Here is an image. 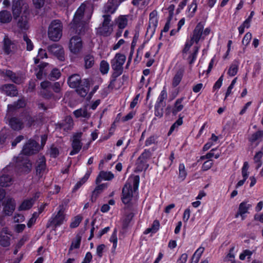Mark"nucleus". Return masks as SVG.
I'll use <instances>...</instances> for the list:
<instances>
[{
    "label": "nucleus",
    "instance_id": "72a5a7b5",
    "mask_svg": "<svg viewBox=\"0 0 263 263\" xmlns=\"http://www.w3.org/2000/svg\"><path fill=\"white\" fill-rule=\"evenodd\" d=\"M234 249H235L234 246H232V247H231V248L229 250V253L226 256V257H224V258L223 259L224 261L229 262V261L234 259L235 255L233 253Z\"/></svg>",
    "mask_w": 263,
    "mask_h": 263
},
{
    "label": "nucleus",
    "instance_id": "3c124183",
    "mask_svg": "<svg viewBox=\"0 0 263 263\" xmlns=\"http://www.w3.org/2000/svg\"><path fill=\"white\" fill-rule=\"evenodd\" d=\"M81 242V237L80 236H77L76 239L72 241L71 249H77L80 247Z\"/></svg>",
    "mask_w": 263,
    "mask_h": 263
},
{
    "label": "nucleus",
    "instance_id": "37998d69",
    "mask_svg": "<svg viewBox=\"0 0 263 263\" xmlns=\"http://www.w3.org/2000/svg\"><path fill=\"white\" fill-rule=\"evenodd\" d=\"M45 169V162L43 159L41 160L40 164L36 167V173L40 175Z\"/></svg>",
    "mask_w": 263,
    "mask_h": 263
},
{
    "label": "nucleus",
    "instance_id": "7c9ffc66",
    "mask_svg": "<svg viewBox=\"0 0 263 263\" xmlns=\"http://www.w3.org/2000/svg\"><path fill=\"white\" fill-rule=\"evenodd\" d=\"M109 69V65L108 63L104 60L101 62L100 66V70L101 72L103 74H106L108 73Z\"/></svg>",
    "mask_w": 263,
    "mask_h": 263
},
{
    "label": "nucleus",
    "instance_id": "79ce46f5",
    "mask_svg": "<svg viewBox=\"0 0 263 263\" xmlns=\"http://www.w3.org/2000/svg\"><path fill=\"white\" fill-rule=\"evenodd\" d=\"M252 39V34L250 32H247L244 36L242 43L243 45L247 46L249 43Z\"/></svg>",
    "mask_w": 263,
    "mask_h": 263
},
{
    "label": "nucleus",
    "instance_id": "f8f14e48",
    "mask_svg": "<svg viewBox=\"0 0 263 263\" xmlns=\"http://www.w3.org/2000/svg\"><path fill=\"white\" fill-rule=\"evenodd\" d=\"M248 201L244 200L239 204L238 211L235 216V218H238L239 216H240L242 220L246 218L245 214L248 213V210L252 207V204L248 203Z\"/></svg>",
    "mask_w": 263,
    "mask_h": 263
},
{
    "label": "nucleus",
    "instance_id": "c85d7f7f",
    "mask_svg": "<svg viewBox=\"0 0 263 263\" xmlns=\"http://www.w3.org/2000/svg\"><path fill=\"white\" fill-rule=\"evenodd\" d=\"M12 179L8 175H3L0 177V185L3 186H7L11 184Z\"/></svg>",
    "mask_w": 263,
    "mask_h": 263
},
{
    "label": "nucleus",
    "instance_id": "9b49d317",
    "mask_svg": "<svg viewBox=\"0 0 263 263\" xmlns=\"http://www.w3.org/2000/svg\"><path fill=\"white\" fill-rule=\"evenodd\" d=\"M27 6L23 0H14L12 5V11L14 18L16 19L21 14L22 10H25Z\"/></svg>",
    "mask_w": 263,
    "mask_h": 263
},
{
    "label": "nucleus",
    "instance_id": "13d9d810",
    "mask_svg": "<svg viewBox=\"0 0 263 263\" xmlns=\"http://www.w3.org/2000/svg\"><path fill=\"white\" fill-rule=\"evenodd\" d=\"M24 39L27 44V49L29 51L32 50L33 48V45L31 40L26 36L24 37Z\"/></svg>",
    "mask_w": 263,
    "mask_h": 263
},
{
    "label": "nucleus",
    "instance_id": "774afa93",
    "mask_svg": "<svg viewBox=\"0 0 263 263\" xmlns=\"http://www.w3.org/2000/svg\"><path fill=\"white\" fill-rule=\"evenodd\" d=\"M92 258V256L90 252H87L83 261L82 263H89L91 261Z\"/></svg>",
    "mask_w": 263,
    "mask_h": 263
},
{
    "label": "nucleus",
    "instance_id": "58836bf2",
    "mask_svg": "<svg viewBox=\"0 0 263 263\" xmlns=\"http://www.w3.org/2000/svg\"><path fill=\"white\" fill-rule=\"evenodd\" d=\"M236 80H237V78H235V79H234L230 85L228 86V88H227V91L226 92V95H225V99L228 97L230 95L231 93L232 92V90L233 89V88H234V85L236 82Z\"/></svg>",
    "mask_w": 263,
    "mask_h": 263
},
{
    "label": "nucleus",
    "instance_id": "aec40b11",
    "mask_svg": "<svg viewBox=\"0 0 263 263\" xmlns=\"http://www.w3.org/2000/svg\"><path fill=\"white\" fill-rule=\"evenodd\" d=\"M81 78L79 75L73 74L69 78L68 83L71 88H77L80 84Z\"/></svg>",
    "mask_w": 263,
    "mask_h": 263
},
{
    "label": "nucleus",
    "instance_id": "423d86ee",
    "mask_svg": "<svg viewBox=\"0 0 263 263\" xmlns=\"http://www.w3.org/2000/svg\"><path fill=\"white\" fill-rule=\"evenodd\" d=\"M66 220L64 211L63 208H60L57 213L53 215L50 222L55 227H58L62 224Z\"/></svg>",
    "mask_w": 263,
    "mask_h": 263
},
{
    "label": "nucleus",
    "instance_id": "2f4dec72",
    "mask_svg": "<svg viewBox=\"0 0 263 263\" xmlns=\"http://www.w3.org/2000/svg\"><path fill=\"white\" fill-rule=\"evenodd\" d=\"M117 7V5L109 1L105 7V11L107 13H113L115 12Z\"/></svg>",
    "mask_w": 263,
    "mask_h": 263
},
{
    "label": "nucleus",
    "instance_id": "69168bd1",
    "mask_svg": "<svg viewBox=\"0 0 263 263\" xmlns=\"http://www.w3.org/2000/svg\"><path fill=\"white\" fill-rule=\"evenodd\" d=\"M254 15V12L253 11H251L248 17L243 22V23L245 25H248V26L250 27V23Z\"/></svg>",
    "mask_w": 263,
    "mask_h": 263
},
{
    "label": "nucleus",
    "instance_id": "473e14b6",
    "mask_svg": "<svg viewBox=\"0 0 263 263\" xmlns=\"http://www.w3.org/2000/svg\"><path fill=\"white\" fill-rule=\"evenodd\" d=\"M213 165V160H206L205 161L201 167V170L202 172L210 170L212 165Z\"/></svg>",
    "mask_w": 263,
    "mask_h": 263
},
{
    "label": "nucleus",
    "instance_id": "c9c22d12",
    "mask_svg": "<svg viewBox=\"0 0 263 263\" xmlns=\"http://www.w3.org/2000/svg\"><path fill=\"white\" fill-rule=\"evenodd\" d=\"M47 58V53L45 50L40 49L38 51L37 58H34V63L37 64L39 63V60Z\"/></svg>",
    "mask_w": 263,
    "mask_h": 263
},
{
    "label": "nucleus",
    "instance_id": "6e6d98bb",
    "mask_svg": "<svg viewBox=\"0 0 263 263\" xmlns=\"http://www.w3.org/2000/svg\"><path fill=\"white\" fill-rule=\"evenodd\" d=\"M197 7V6L196 4L194 2L192 4V5H190V7L189 8V13L190 16H192L194 14L196 11Z\"/></svg>",
    "mask_w": 263,
    "mask_h": 263
},
{
    "label": "nucleus",
    "instance_id": "5fc2aeb1",
    "mask_svg": "<svg viewBox=\"0 0 263 263\" xmlns=\"http://www.w3.org/2000/svg\"><path fill=\"white\" fill-rule=\"evenodd\" d=\"M107 187V185L105 184H102L100 185H98L96 189L94 190L93 192V195H98L100 194L102 190L105 189Z\"/></svg>",
    "mask_w": 263,
    "mask_h": 263
},
{
    "label": "nucleus",
    "instance_id": "b1692460",
    "mask_svg": "<svg viewBox=\"0 0 263 263\" xmlns=\"http://www.w3.org/2000/svg\"><path fill=\"white\" fill-rule=\"evenodd\" d=\"M12 17L9 12L2 11L0 12V22L2 23H7L11 21Z\"/></svg>",
    "mask_w": 263,
    "mask_h": 263
},
{
    "label": "nucleus",
    "instance_id": "f03ea898",
    "mask_svg": "<svg viewBox=\"0 0 263 263\" xmlns=\"http://www.w3.org/2000/svg\"><path fill=\"white\" fill-rule=\"evenodd\" d=\"M139 184L138 176H131L128 179L122 190V200L124 204H128L132 201L138 190Z\"/></svg>",
    "mask_w": 263,
    "mask_h": 263
},
{
    "label": "nucleus",
    "instance_id": "39448f33",
    "mask_svg": "<svg viewBox=\"0 0 263 263\" xmlns=\"http://www.w3.org/2000/svg\"><path fill=\"white\" fill-rule=\"evenodd\" d=\"M109 16L104 15L102 26L98 29V33L104 36L109 35L113 31L112 26L110 24Z\"/></svg>",
    "mask_w": 263,
    "mask_h": 263
},
{
    "label": "nucleus",
    "instance_id": "0e129e2a",
    "mask_svg": "<svg viewBox=\"0 0 263 263\" xmlns=\"http://www.w3.org/2000/svg\"><path fill=\"white\" fill-rule=\"evenodd\" d=\"M61 76V73L59 70L55 69H53L51 73V77L58 79Z\"/></svg>",
    "mask_w": 263,
    "mask_h": 263
},
{
    "label": "nucleus",
    "instance_id": "680f3d73",
    "mask_svg": "<svg viewBox=\"0 0 263 263\" xmlns=\"http://www.w3.org/2000/svg\"><path fill=\"white\" fill-rule=\"evenodd\" d=\"M179 176L182 179H184L186 176V172L185 171V167L183 164H180L179 165Z\"/></svg>",
    "mask_w": 263,
    "mask_h": 263
},
{
    "label": "nucleus",
    "instance_id": "f704fd0d",
    "mask_svg": "<svg viewBox=\"0 0 263 263\" xmlns=\"http://www.w3.org/2000/svg\"><path fill=\"white\" fill-rule=\"evenodd\" d=\"M82 218L81 216L78 215L76 217H74L71 221V222L70 223V227L72 228H74L77 227L79 224L80 223L81 221H82Z\"/></svg>",
    "mask_w": 263,
    "mask_h": 263
},
{
    "label": "nucleus",
    "instance_id": "c756f323",
    "mask_svg": "<svg viewBox=\"0 0 263 263\" xmlns=\"http://www.w3.org/2000/svg\"><path fill=\"white\" fill-rule=\"evenodd\" d=\"M9 124L11 127L15 130L20 129L22 127L21 122L16 118L11 119L9 121Z\"/></svg>",
    "mask_w": 263,
    "mask_h": 263
},
{
    "label": "nucleus",
    "instance_id": "09e8293b",
    "mask_svg": "<svg viewBox=\"0 0 263 263\" xmlns=\"http://www.w3.org/2000/svg\"><path fill=\"white\" fill-rule=\"evenodd\" d=\"M105 248H106V246L103 244L99 245L97 247L96 253H97V255L99 257H101L102 256L103 253L104 251L105 250Z\"/></svg>",
    "mask_w": 263,
    "mask_h": 263
},
{
    "label": "nucleus",
    "instance_id": "c03bdc74",
    "mask_svg": "<svg viewBox=\"0 0 263 263\" xmlns=\"http://www.w3.org/2000/svg\"><path fill=\"white\" fill-rule=\"evenodd\" d=\"M211 32V28L210 27L206 28L204 30L203 29L200 32L199 40L202 39L204 40L206 36L209 35Z\"/></svg>",
    "mask_w": 263,
    "mask_h": 263
},
{
    "label": "nucleus",
    "instance_id": "603ef678",
    "mask_svg": "<svg viewBox=\"0 0 263 263\" xmlns=\"http://www.w3.org/2000/svg\"><path fill=\"white\" fill-rule=\"evenodd\" d=\"M25 220V217L22 214H15L13 217V221L15 223H21Z\"/></svg>",
    "mask_w": 263,
    "mask_h": 263
},
{
    "label": "nucleus",
    "instance_id": "7ed1b4c3",
    "mask_svg": "<svg viewBox=\"0 0 263 263\" xmlns=\"http://www.w3.org/2000/svg\"><path fill=\"white\" fill-rule=\"evenodd\" d=\"M62 28L63 26L60 21L52 22L48 29L49 37L54 41L60 40L62 35Z\"/></svg>",
    "mask_w": 263,
    "mask_h": 263
},
{
    "label": "nucleus",
    "instance_id": "bf43d9fd",
    "mask_svg": "<svg viewBox=\"0 0 263 263\" xmlns=\"http://www.w3.org/2000/svg\"><path fill=\"white\" fill-rule=\"evenodd\" d=\"M26 226L24 224H17L14 228V231L16 233L22 232L25 228Z\"/></svg>",
    "mask_w": 263,
    "mask_h": 263
},
{
    "label": "nucleus",
    "instance_id": "bb28decb",
    "mask_svg": "<svg viewBox=\"0 0 263 263\" xmlns=\"http://www.w3.org/2000/svg\"><path fill=\"white\" fill-rule=\"evenodd\" d=\"M91 173V171H88L84 176L79 181H78L76 184L75 185L73 190H77L79 189L84 183H85L86 181L88 180L90 174Z\"/></svg>",
    "mask_w": 263,
    "mask_h": 263
},
{
    "label": "nucleus",
    "instance_id": "a18cd8bd",
    "mask_svg": "<svg viewBox=\"0 0 263 263\" xmlns=\"http://www.w3.org/2000/svg\"><path fill=\"white\" fill-rule=\"evenodd\" d=\"M183 108V105L181 103V101L177 100L176 102L174 108L173 109V114H176L177 112L181 110Z\"/></svg>",
    "mask_w": 263,
    "mask_h": 263
},
{
    "label": "nucleus",
    "instance_id": "4be33fe9",
    "mask_svg": "<svg viewBox=\"0 0 263 263\" xmlns=\"http://www.w3.org/2000/svg\"><path fill=\"white\" fill-rule=\"evenodd\" d=\"M73 125V120L71 117H66L65 120L61 124V128L64 130L71 129Z\"/></svg>",
    "mask_w": 263,
    "mask_h": 263
},
{
    "label": "nucleus",
    "instance_id": "a878e982",
    "mask_svg": "<svg viewBox=\"0 0 263 263\" xmlns=\"http://www.w3.org/2000/svg\"><path fill=\"white\" fill-rule=\"evenodd\" d=\"M160 228V223L158 220H155L151 227L147 229L144 234H147L148 233H155L158 231Z\"/></svg>",
    "mask_w": 263,
    "mask_h": 263
},
{
    "label": "nucleus",
    "instance_id": "1a4fd4ad",
    "mask_svg": "<svg viewBox=\"0 0 263 263\" xmlns=\"http://www.w3.org/2000/svg\"><path fill=\"white\" fill-rule=\"evenodd\" d=\"M126 60V57L121 53H117L111 61V66L116 71H121Z\"/></svg>",
    "mask_w": 263,
    "mask_h": 263
},
{
    "label": "nucleus",
    "instance_id": "f3484780",
    "mask_svg": "<svg viewBox=\"0 0 263 263\" xmlns=\"http://www.w3.org/2000/svg\"><path fill=\"white\" fill-rule=\"evenodd\" d=\"M114 177V174L110 172L101 171L96 179L97 183H99L102 180H110Z\"/></svg>",
    "mask_w": 263,
    "mask_h": 263
},
{
    "label": "nucleus",
    "instance_id": "0eeeda50",
    "mask_svg": "<svg viewBox=\"0 0 263 263\" xmlns=\"http://www.w3.org/2000/svg\"><path fill=\"white\" fill-rule=\"evenodd\" d=\"M69 48L73 53H79L82 48V42L81 38L78 36L72 37L69 42Z\"/></svg>",
    "mask_w": 263,
    "mask_h": 263
},
{
    "label": "nucleus",
    "instance_id": "8fccbe9b",
    "mask_svg": "<svg viewBox=\"0 0 263 263\" xmlns=\"http://www.w3.org/2000/svg\"><path fill=\"white\" fill-rule=\"evenodd\" d=\"M181 79H182V74H181V73H180H180H177L175 76V77L174 78L173 85L174 86H177L179 84L180 82L181 81Z\"/></svg>",
    "mask_w": 263,
    "mask_h": 263
},
{
    "label": "nucleus",
    "instance_id": "e2e57ef3",
    "mask_svg": "<svg viewBox=\"0 0 263 263\" xmlns=\"http://www.w3.org/2000/svg\"><path fill=\"white\" fill-rule=\"evenodd\" d=\"M191 210L190 208L186 209L183 213V220L184 222H187L190 217Z\"/></svg>",
    "mask_w": 263,
    "mask_h": 263
},
{
    "label": "nucleus",
    "instance_id": "2eb2a0df",
    "mask_svg": "<svg viewBox=\"0 0 263 263\" xmlns=\"http://www.w3.org/2000/svg\"><path fill=\"white\" fill-rule=\"evenodd\" d=\"M35 198H29L24 199L18 207L19 211H26L29 210L33 205Z\"/></svg>",
    "mask_w": 263,
    "mask_h": 263
},
{
    "label": "nucleus",
    "instance_id": "052dcab7",
    "mask_svg": "<svg viewBox=\"0 0 263 263\" xmlns=\"http://www.w3.org/2000/svg\"><path fill=\"white\" fill-rule=\"evenodd\" d=\"M262 156L263 152L262 151H260L257 152L254 157V162L262 161L261 158Z\"/></svg>",
    "mask_w": 263,
    "mask_h": 263
},
{
    "label": "nucleus",
    "instance_id": "412c9836",
    "mask_svg": "<svg viewBox=\"0 0 263 263\" xmlns=\"http://www.w3.org/2000/svg\"><path fill=\"white\" fill-rule=\"evenodd\" d=\"M239 65V62L238 60H234L228 69V74L231 77L236 75L238 70Z\"/></svg>",
    "mask_w": 263,
    "mask_h": 263
},
{
    "label": "nucleus",
    "instance_id": "cd10ccee",
    "mask_svg": "<svg viewBox=\"0 0 263 263\" xmlns=\"http://www.w3.org/2000/svg\"><path fill=\"white\" fill-rule=\"evenodd\" d=\"M116 23L120 29H123L127 24V19L125 16H120L117 19Z\"/></svg>",
    "mask_w": 263,
    "mask_h": 263
},
{
    "label": "nucleus",
    "instance_id": "a19ab883",
    "mask_svg": "<svg viewBox=\"0 0 263 263\" xmlns=\"http://www.w3.org/2000/svg\"><path fill=\"white\" fill-rule=\"evenodd\" d=\"M6 74L15 83H20L21 82V79L17 78L16 77L15 74L13 73L11 71H10V70L7 71Z\"/></svg>",
    "mask_w": 263,
    "mask_h": 263
},
{
    "label": "nucleus",
    "instance_id": "e433bc0d",
    "mask_svg": "<svg viewBox=\"0 0 263 263\" xmlns=\"http://www.w3.org/2000/svg\"><path fill=\"white\" fill-rule=\"evenodd\" d=\"M253 252L250 250L246 249L242 251V252L239 255V259L241 260H243L246 259L247 256L248 258H250Z\"/></svg>",
    "mask_w": 263,
    "mask_h": 263
},
{
    "label": "nucleus",
    "instance_id": "f257e3e1",
    "mask_svg": "<svg viewBox=\"0 0 263 263\" xmlns=\"http://www.w3.org/2000/svg\"><path fill=\"white\" fill-rule=\"evenodd\" d=\"M182 52L184 56L187 58L190 64L195 62L197 52V32L196 29L186 40Z\"/></svg>",
    "mask_w": 263,
    "mask_h": 263
},
{
    "label": "nucleus",
    "instance_id": "de8ad7c7",
    "mask_svg": "<svg viewBox=\"0 0 263 263\" xmlns=\"http://www.w3.org/2000/svg\"><path fill=\"white\" fill-rule=\"evenodd\" d=\"M39 215L37 212H34L32 217L29 220L27 226L28 227H31L33 224H34L36 221V218Z\"/></svg>",
    "mask_w": 263,
    "mask_h": 263
},
{
    "label": "nucleus",
    "instance_id": "393cba45",
    "mask_svg": "<svg viewBox=\"0 0 263 263\" xmlns=\"http://www.w3.org/2000/svg\"><path fill=\"white\" fill-rule=\"evenodd\" d=\"M158 25L157 12L153 11L149 15V25L155 29Z\"/></svg>",
    "mask_w": 263,
    "mask_h": 263
},
{
    "label": "nucleus",
    "instance_id": "ddd939ff",
    "mask_svg": "<svg viewBox=\"0 0 263 263\" xmlns=\"http://www.w3.org/2000/svg\"><path fill=\"white\" fill-rule=\"evenodd\" d=\"M50 52L60 61H64L65 54L63 48L59 45L54 44L49 47Z\"/></svg>",
    "mask_w": 263,
    "mask_h": 263
},
{
    "label": "nucleus",
    "instance_id": "864d4df0",
    "mask_svg": "<svg viewBox=\"0 0 263 263\" xmlns=\"http://www.w3.org/2000/svg\"><path fill=\"white\" fill-rule=\"evenodd\" d=\"M22 19V21H21L20 20H18V26L22 28V29H26L28 28V22L26 18V17L25 16V18L24 20L23 16L21 17Z\"/></svg>",
    "mask_w": 263,
    "mask_h": 263
},
{
    "label": "nucleus",
    "instance_id": "ea45409f",
    "mask_svg": "<svg viewBox=\"0 0 263 263\" xmlns=\"http://www.w3.org/2000/svg\"><path fill=\"white\" fill-rule=\"evenodd\" d=\"M110 241L113 243L112 245V250L113 251H115L117 247V242H118V238L117 236V233L116 232H114L112 235L110 237Z\"/></svg>",
    "mask_w": 263,
    "mask_h": 263
},
{
    "label": "nucleus",
    "instance_id": "49530a36",
    "mask_svg": "<svg viewBox=\"0 0 263 263\" xmlns=\"http://www.w3.org/2000/svg\"><path fill=\"white\" fill-rule=\"evenodd\" d=\"M4 49L7 53H9L11 51V46L12 45L11 41L8 39H4Z\"/></svg>",
    "mask_w": 263,
    "mask_h": 263
},
{
    "label": "nucleus",
    "instance_id": "5701e85b",
    "mask_svg": "<svg viewBox=\"0 0 263 263\" xmlns=\"http://www.w3.org/2000/svg\"><path fill=\"white\" fill-rule=\"evenodd\" d=\"M263 137V130H258L253 133L248 138L249 141L252 144Z\"/></svg>",
    "mask_w": 263,
    "mask_h": 263
},
{
    "label": "nucleus",
    "instance_id": "4468645a",
    "mask_svg": "<svg viewBox=\"0 0 263 263\" xmlns=\"http://www.w3.org/2000/svg\"><path fill=\"white\" fill-rule=\"evenodd\" d=\"M221 155V152L218 150L217 148H212L210 151L207 153L205 155L201 156L200 160H212V158L218 159Z\"/></svg>",
    "mask_w": 263,
    "mask_h": 263
},
{
    "label": "nucleus",
    "instance_id": "a211bd4d",
    "mask_svg": "<svg viewBox=\"0 0 263 263\" xmlns=\"http://www.w3.org/2000/svg\"><path fill=\"white\" fill-rule=\"evenodd\" d=\"M0 90L7 95L13 96L17 94L16 90L13 85H5L0 88Z\"/></svg>",
    "mask_w": 263,
    "mask_h": 263
},
{
    "label": "nucleus",
    "instance_id": "6e6552de",
    "mask_svg": "<svg viewBox=\"0 0 263 263\" xmlns=\"http://www.w3.org/2000/svg\"><path fill=\"white\" fill-rule=\"evenodd\" d=\"M81 133H76L73 136L72 140V149L70 153V155H74L78 153L81 149L82 145L81 142Z\"/></svg>",
    "mask_w": 263,
    "mask_h": 263
},
{
    "label": "nucleus",
    "instance_id": "338daca9",
    "mask_svg": "<svg viewBox=\"0 0 263 263\" xmlns=\"http://www.w3.org/2000/svg\"><path fill=\"white\" fill-rule=\"evenodd\" d=\"M187 258V255L186 254H182L179 259L177 260V263H185Z\"/></svg>",
    "mask_w": 263,
    "mask_h": 263
},
{
    "label": "nucleus",
    "instance_id": "6ab92c4d",
    "mask_svg": "<svg viewBox=\"0 0 263 263\" xmlns=\"http://www.w3.org/2000/svg\"><path fill=\"white\" fill-rule=\"evenodd\" d=\"M73 115L76 118H83L85 119H88L90 114L87 111L86 107L81 108L78 109L73 111Z\"/></svg>",
    "mask_w": 263,
    "mask_h": 263
},
{
    "label": "nucleus",
    "instance_id": "4c0bfd02",
    "mask_svg": "<svg viewBox=\"0 0 263 263\" xmlns=\"http://www.w3.org/2000/svg\"><path fill=\"white\" fill-rule=\"evenodd\" d=\"M94 63V59L93 57L91 55H87L85 58V65L86 68L91 67Z\"/></svg>",
    "mask_w": 263,
    "mask_h": 263
},
{
    "label": "nucleus",
    "instance_id": "9d476101",
    "mask_svg": "<svg viewBox=\"0 0 263 263\" xmlns=\"http://www.w3.org/2000/svg\"><path fill=\"white\" fill-rule=\"evenodd\" d=\"M41 147L36 142L30 140L24 147L22 153L25 155H31L38 152Z\"/></svg>",
    "mask_w": 263,
    "mask_h": 263
},
{
    "label": "nucleus",
    "instance_id": "20e7f679",
    "mask_svg": "<svg viewBox=\"0 0 263 263\" xmlns=\"http://www.w3.org/2000/svg\"><path fill=\"white\" fill-rule=\"evenodd\" d=\"M86 10H87V9H86V6L84 4L80 6L74 15L72 22L71 23V27L74 28L79 22H85L90 18L91 16L90 15H88L86 18H85V13H84Z\"/></svg>",
    "mask_w": 263,
    "mask_h": 263
},
{
    "label": "nucleus",
    "instance_id": "4d7b16f0",
    "mask_svg": "<svg viewBox=\"0 0 263 263\" xmlns=\"http://www.w3.org/2000/svg\"><path fill=\"white\" fill-rule=\"evenodd\" d=\"M0 244L3 246H7L9 244V238L8 236H0Z\"/></svg>",
    "mask_w": 263,
    "mask_h": 263
},
{
    "label": "nucleus",
    "instance_id": "dca6fc26",
    "mask_svg": "<svg viewBox=\"0 0 263 263\" xmlns=\"http://www.w3.org/2000/svg\"><path fill=\"white\" fill-rule=\"evenodd\" d=\"M15 203L14 200L10 199H8L6 203L4 212L7 215H11L15 210Z\"/></svg>",
    "mask_w": 263,
    "mask_h": 263
}]
</instances>
